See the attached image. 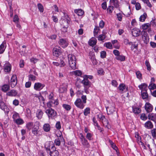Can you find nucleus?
<instances>
[{
  "label": "nucleus",
  "instance_id": "f257e3e1",
  "mask_svg": "<svg viewBox=\"0 0 156 156\" xmlns=\"http://www.w3.org/2000/svg\"><path fill=\"white\" fill-rule=\"evenodd\" d=\"M51 143V142H48L46 144L45 147L46 150L47 151H49V154L50 156H58L59 152L57 150H56V147L54 145L52 144L51 146L50 145L49 147H46L47 144H50Z\"/></svg>",
  "mask_w": 156,
  "mask_h": 156
},
{
  "label": "nucleus",
  "instance_id": "f03ea898",
  "mask_svg": "<svg viewBox=\"0 0 156 156\" xmlns=\"http://www.w3.org/2000/svg\"><path fill=\"white\" fill-rule=\"evenodd\" d=\"M68 58L70 67L73 69H76V59L75 56L73 55L69 54L68 55Z\"/></svg>",
  "mask_w": 156,
  "mask_h": 156
},
{
  "label": "nucleus",
  "instance_id": "7ed1b4c3",
  "mask_svg": "<svg viewBox=\"0 0 156 156\" xmlns=\"http://www.w3.org/2000/svg\"><path fill=\"white\" fill-rule=\"evenodd\" d=\"M80 138L81 140L82 144L84 147L88 148L90 147V144L87 140L85 138L82 133H80Z\"/></svg>",
  "mask_w": 156,
  "mask_h": 156
},
{
  "label": "nucleus",
  "instance_id": "20e7f679",
  "mask_svg": "<svg viewBox=\"0 0 156 156\" xmlns=\"http://www.w3.org/2000/svg\"><path fill=\"white\" fill-rule=\"evenodd\" d=\"M69 20L68 19L62 20V31L64 32H66L67 31V28L69 27Z\"/></svg>",
  "mask_w": 156,
  "mask_h": 156
},
{
  "label": "nucleus",
  "instance_id": "39448f33",
  "mask_svg": "<svg viewBox=\"0 0 156 156\" xmlns=\"http://www.w3.org/2000/svg\"><path fill=\"white\" fill-rule=\"evenodd\" d=\"M45 112L49 118H52L53 117L55 116L57 114L56 112L51 108L47 109Z\"/></svg>",
  "mask_w": 156,
  "mask_h": 156
},
{
  "label": "nucleus",
  "instance_id": "423d86ee",
  "mask_svg": "<svg viewBox=\"0 0 156 156\" xmlns=\"http://www.w3.org/2000/svg\"><path fill=\"white\" fill-rule=\"evenodd\" d=\"M106 110L108 115L112 114L115 110L114 105L113 104L109 105V106L106 108Z\"/></svg>",
  "mask_w": 156,
  "mask_h": 156
},
{
  "label": "nucleus",
  "instance_id": "0eeeda50",
  "mask_svg": "<svg viewBox=\"0 0 156 156\" xmlns=\"http://www.w3.org/2000/svg\"><path fill=\"white\" fill-rule=\"evenodd\" d=\"M74 104L77 107L81 109H83L85 106V104L80 98H77Z\"/></svg>",
  "mask_w": 156,
  "mask_h": 156
},
{
  "label": "nucleus",
  "instance_id": "6e6552de",
  "mask_svg": "<svg viewBox=\"0 0 156 156\" xmlns=\"http://www.w3.org/2000/svg\"><path fill=\"white\" fill-rule=\"evenodd\" d=\"M81 83L83 84L85 88L87 89L90 87L91 83L89 81L87 78L84 77Z\"/></svg>",
  "mask_w": 156,
  "mask_h": 156
},
{
  "label": "nucleus",
  "instance_id": "1a4fd4ad",
  "mask_svg": "<svg viewBox=\"0 0 156 156\" xmlns=\"http://www.w3.org/2000/svg\"><path fill=\"white\" fill-rule=\"evenodd\" d=\"M61 48L58 46L55 47L53 50V55L56 57H58L62 53Z\"/></svg>",
  "mask_w": 156,
  "mask_h": 156
},
{
  "label": "nucleus",
  "instance_id": "9d476101",
  "mask_svg": "<svg viewBox=\"0 0 156 156\" xmlns=\"http://www.w3.org/2000/svg\"><path fill=\"white\" fill-rule=\"evenodd\" d=\"M0 108L7 114H8L9 112V108L3 102H0Z\"/></svg>",
  "mask_w": 156,
  "mask_h": 156
},
{
  "label": "nucleus",
  "instance_id": "9b49d317",
  "mask_svg": "<svg viewBox=\"0 0 156 156\" xmlns=\"http://www.w3.org/2000/svg\"><path fill=\"white\" fill-rule=\"evenodd\" d=\"M16 76V75L12 76L11 79V86L12 87H14L17 83Z\"/></svg>",
  "mask_w": 156,
  "mask_h": 156
},
{
  "label": "nucleus",
  "instance_id": "f8f14e48",
  "mask_svg": "<svg viewBox=\"0 0 156 156\" xmlns=\"http://www.w3.org/2000/svg\"><path fill=\"white\" fill-rule=\"evenodd\" d=\"M45 85L41 83L37 82L34 84V88L36 90H41L44 87Z\"/></svg>",
  "mask_w": 156,
  "mask_h": 156
},
{
  "label": "nucleus",
  "instance_id": "ddd939ff",
  "mask_svg": "<svg viewBox=\"0 0 156 156\" xmlns=\"http://www.w3.org/2000/svg\"><path fill=\"white\" fill-rule=\"evenodd\" d=\"M144 108L147 112H151L153 109L152 105L149 102H146L145 103Z\"/></svg>",
  "mask_w": 156,
  "mask_h": 156
},
{
  "label": "nucleus",
  "instance_id": "4468645a",
  "mask_svg": "<svg viewBox=\"0 0 156 156\" xmlns=\"http://www.w3.org/2000/svg\"><path fill=\"white\" fill-rule=\"evenodd\" d=\"M58 43L59 45L63 48L67 47L68 45V43L66 40L63 38L60 39Z\"/></svg>",
  "mask_w": 156,
  "mask_h": 156
},
{
  "label": "nucleus",
  "instance_id": "2eb2a0df",
  "mask_svg": "<svg viewBox=\"0 0 156 156\" xmlns=\"http://www.w3.org/2000/svg\"><path fill=\"white\" fill-rule=\"evenodd\" d=\"M4 70L5 72L9 73L11 70V65L8 62H6L4 65Z\"/></svg>",
  "mask_w": 156,
  "mask_h": 156
},
{
  "label": "nucleus",
  "instance_id": "dca6fc26",
  "mask_svg": "<svg viewBox=\"0 0 156 156\" xmlns=\"http://www.w3.org/2000/svg\"><path fill=\"white\" fill-rule=\"evenodd\" d=\"M141 90V92L147 91V85L145 83H142L138 86Z\"/></svg>",
  "mask_w": 156,
  "mask_h": 156
},
{
  "label": "nucleus",
  "instance_id": "f3484780",
  "mask_svg": "<svg viewBox=\"0 0 156 156\" xmlns=\"http://www.w3.org/2000/svg\"><path fill=\"white\" fill-rule=\"evenodd\" d=\"M140 32L139 29L134 28L133 29L132 33L133 36L137 37L139 35Z\"/></svg>",
  "mask_w": 156,
  "mask_h": 156
},
{
  "label": "nucleus",
  "instance_id": "a211bd4d",
  "mask_svg": "<svg viewBox=\"0 0 156 156\" xmlns=\"http://www.w3.org/2000/svg\"><path fill=\"white\" fill-rule=\"evenodd\" d=\"M142 38L145 44H147L149 42V39L147 33H144V34L142 35Z\"/></svg>",
  "mask_w": 156,
  "mask_h": 156
},
{
  "label": "nucleus",
  "instance_id": "6ab92c4d",
  "mask_svg": "<svg viewBox=\"0 0 156 156\" xmlns=\"http://www.w3.org/2000/svg\"><path fill=\"white\" fill-rule=\"evenodd\" d=\"M97 42L96 39L94 37H92L88 41V44L90 46H93L96 44Z\"/></svg>",
  "mask_w": 156,
  "mask_h": 156
},
{
  "label": "nucleus",
  "instance_id": "aec40b11",
  "mask_svg": "<svg viewBox=\"0 0 156 156\" xmlns=\"http://www.w3.org/2000/svg\"><path fill=\"white\" fill-rule=\"evenodd\" d=\"M142 105H140V108L135 107H132L133 112L135 114H139L141 112V109L140 108L141 107Z\"/></svg>",
  "mask_w": 156,
  "mask_h": 156
},
{
  "label": "nucleus",
  "instance_id": "412c9836",
  "mask_svg": "<svg viewBox=\"0 0 156 156\" xmlns=\"http://www.w3.org/2000/svg\"><path fill=\"white\" fill-rule=\"evenodd\" d=\"M43 112L41 110L38 109L36 113V116L38 119H41L42 117Z\"/></svg>",
  "mask_w": 156,
  "mask_h": 156
},
{
  "label": "nucleus",
  "instance_id": "4be33fe9",
  "mask_svg": "<svg viewBox=\"0 0 156 156\" xmlns=\"http://www.w3.org/2000/svg\"><path fill=\"white\" fill-rule=\"evenodd\" d=\"M144 127L147 129H151L153 128V126L151 122L148 121L145 123Z\"/></svg>",
  "mask_w": 156,
  "mask_h": 156
},
{
  "label": "nucleus",
  "instance_id": "5701e85b",
  "mask_svg": "<svg viewBox=\"0 0 156 156\" xmlns=\"http://www.w3.org/2000/svg\"><path fill=\"white\" fill-rule=\"evenodd\" d=\"M110 5H114L115 8H117L119 6L118 0H110Z\"/></svg>",
  "mask_w": 156,
  "mask_h": 156
},
{
  "label": "nucleus",
  "instance_id": "b1692460",
  "mask_svg": "<svg viewBox=\"0 0 156 156\" xmlns=\"http://www.w3.org/2000/svg\"><path fill=\"white\" fill-rule=\"evenodd\" d=\"M148 117L149 120L155 121H156V114L152 113L149 114L148 115Z\"/></svg>",
  "mask_w": 156,
  "mask_h": 156
},
{
  "label": "nucleus",
  "instance_id": "393cba45",
  "mask_svg": "<svg viewBox=\"0 0 156 156\" xmlns=\"http://www.w3.org/2000/svg\"><path fill=\"white\" fill-rule=\"evenodd\" d=\"M8 96H16L17 94V92L14 90H11L8 92L7 94Z\"/></svg>",
  "mask_w": 156,
  "mask_h": 156
},
{
  "label": "nucleus",
  "instance_id": "a878e982",
  "mask_svg": "<svg viewBox=\"0 0 156 156\" xmlns=\"http://www.w3.org/2000/svg\"><path fill=\"white\" fill-rule=\"evenodd\" d=\"M43 129L46 132H48L50 130V126L48 123H45L43 126Z\"/></svg>",
  "mask_w": 156,
  "mask_h": 156
},
{
  "label": "nucleus",
  "instance_id": "bb28decb",
  "mask_svg": "<svg viewBox=\"0 0 156 156\" xmlns=\"http://www.w3.org/2000/svg\"><path fill=\"white\" fill-rule=\"evenodd\" d=\"M39 122L38 121H36L34 123L32 130L39 131Z\"/></svg>",
  "mask_w": 156,
  "mask_h": 156
},
{
  "label": "nucleus",
  "instance_id": "cd10ccee",
  "mask_svg": "<svg viewBox=\"0 0 156 156\" xmlns=\"http://www.w3.org/2000/svg\"><path fill=\"white\" fill-rule=\"evenodd\" d=\"M74 11L78 16H82L84 14L83 11L81 9H75Z\"/></svg>",
  "mask_w": 156,
  "mask_h": 156
},
{
  "label": "nucleus",
  "instance_id": "c85d7f7f",
  "mask_svg": "<svg viewBox=\"0 0 156 156\" xmlns=\"http://www.w3.org/2000/svg\"><path fill=\"white\" fill-rule=\"evenodd\" d=\"M34 124L32 122H29L26 124V127L28 129L30 130L33 127Z\"/></svg>",
  "mask_w": 156,
  "mask_h": 156
},
{
  "label": "nucleus",
  "instance_id": "c756f323",
  "mask_svg": "<svg viewBox=\"0 0 156 156\" xmlns=\"http://www.w3.org/2000/svg\"><path fill=\"white\" fill-rule=\"evenodd\" d=\"M14 122L17 124L19 125H22L24 123V121L23 119L20 118L15 120Z\"/></svg>",
  "mask_w": 156,
  "mask_h": 156
},
{
  "label": "nucleus",
  "instance_id": "7c9ffc66",
  "mask_svg": "<svg viewBox=\"0 0 156 156\" xmlns=\"http://www.w3.org/2000/svg\"><path fill=\"white\" fill-rule=\"evenodd\" d=\"M10 88L9 86L7 84H4L2 87V90L4 92L7 91Z\"/></svg>",
  "mask_w": 156,
  "mask_h": 156
},
{
  "label": "nucleus",
  "instance_id": "2f4dec72",
  "mask_svg": "<svg viewBox=\"0 0 156 156\" xmlns=\"http://www.w3.org/2000/svg\"><path fill=\"white\" fill-rule=\"evenodd\" d=\"M115 58L117 60L120 61H124L125 60V57L124 55H119L117 56H116Z\"/></svg>",
  "mask_w": 156,
  "mask_h": 156
},
{
  "label": "nucleus",
  "instance_id": "473e14b6",
  "mask_svg": "<svg viewBox=\"0 0 156 156\" xmlns=\"http://www.w3.org/2000/svg\"><path fill=\"white\" fill-rule=\"evenodd\" d=\"M141 95L142 98L144 99L147 98L148 96L147 91L141 92Z\"/></svg>",
  "mask_w": 156,
  "mask_h": 156
},
{
  "label": "nucleus",
  "instance_id": "72a5a7b5",
  "mask_svg": "<svg viewBox=\"0 0 156 156\" xmlns=\"http://www.w3.org/2000/svg\"><path fill=\"white\" fill-rule=\"evenodd\" d=\"M62 106L64 109L67 111L70 110L71 109V107L68 104H63Z\"/></svg>",
  "mask_w": 156,
  "mask_h": 156
},
{
  "label": "nucleus",
  "instance_id": "f704fd0d",
  "mask_svg": "<svg viewBox=\"0 0 156 156\" xmlns=\"http://www.w3.org/2000/svg\"><path fill=\"white\" fill-rule=\"evenodd\" d=\"M100 29L98 26H95L94 31V37H96L97 36Z\"/></svg>",
  "mask_w": 156,
  "mask_h": 156
},
{
  "label": "nucleus",
  "instance_id": "c9c22d12",
  "mask_svg": "<svg viewBox=\"0 0 156 156\" xmlns=\"http://www.w3.org/2000/svg\"><path fill=\"white\" fill-rule=\"evenodd\" d=\"M148 88L151 90L156 89V85L154 83H151L149 84Z\"/></svg>",
  "mask_w": 156,
  "mask_h": 156
},
{
  "label": "nucleus",
  "instance_id": "e433bc0d",
  "mask_svg": "<svg viewBox=\"0 0 156 156\" xmlns=\"http://www.w3.org/2000/svg\"><path fill=\"white\" fill-rule=\"evenodd\" d=\"M147 17V15L146 13H144L143 15L141 16L140 18V20L141 22H144L145 21Z\"/></svg>",
  "mask_w": 156,
  "mask_h": 156
},
{
  "label": "nucleus",
  "instance_id": "4c0bfd02",
  "mask_svg": "<svg viewBox=\"0 0 156 156\" xmlns=\"http://www.w3.org/2000/svg\"><path fill=\"white\" fill-rule=\"evenodd\" d=\"M152 136L154 139H156V129H154L151 131Z\"/></svg>",
  "mask_w": 156,
  "mask_h": 156
},
{
  "label": "nucleus",
  "instance_id": "58836bf2",
  "mask_svg": "<svg viewBox=\"0 0 156 156\" xmlns=\"http://www.w3.org/2000/svg\"><path fill=\"white\" fill-rule=\"evenodd\" d=\"M97 117L99 119V121L101 122L103 121L104 119H106L105 116L101 114H99L97 115Z\"/></svg>",
  "mask_w": 156,
  "mask_h": 156
},
{
  "label": "nucleus",
  "instance_id": "ea45409f",
  "mask_svg": "<svg viewBox=\"0 0 156 156\" xmlns=\"http://www.w3.org/2000/svg\"><path fill=\"white\" fill-rule=\"evenodd\" d=\"M118 88L120 91L122 92L126 88V86L123 84H122L119 85L118 87Z\"/></svg>",
  "mask_w": 156,
  "mask_h": 156
},
{
  "label": "nucleus",
  "instance_id": "a19ab883",
  "mask_svg": "<svg viewBox=\"0 0 156 156\" xmlns=\"http://www.w3.org/2000/svg\"><path fill=\"white\" fill-rule=\"evenodd\" d=\"M19 118H20L19 114L16 112L14 113L12 116V118L13 119L14 122Z\"/></svg>",
  "mask_w": 156,
  "mask_h": 156
},
{
  "label": "nucleus",
  "instance_id": "79ce46f5",
  "mask_svg": "<svg viewBox=\"0 0 156 156\" xmlns=\"http://www.w3.org/2000/svg\"><path fill=\"white\" fill-rule=\"evenodd\" d=\"M131 13V11L130 9H128L125 10L123 14L126 17L129 16Z\"/></svg>",
  "mask_w": 156,
  "mask_h": 156
},
{
  "label": "nucleus",
  "instance_id": "37998d69",
  "mask_svg": "<svg viewBox=\"0 0 156 156\" xmlns=\"http://www.w3.org/2000/svg\"><path fill=\"white\" fill-rule=\"evenodd\" d=\"M104 46L110 49L112 48V45L111 43L110 42H109L105 43L104 44Z\"/></svg>",
  "mask_w": 156,
  "mask_h": 156
},
{
  "label": "nucleus",
  "instance_id": "c03bdc74",
  "mask_svg": "<svg viewBox=\"0 0 156 156\" xmlns=\"http://www.w3.org/2000/svg\"><path fill=\"white\" fill-rule=\"evenodd\" d=\"M150 26L151 24L149 23H145L142 25V28L144 30H146Z\"/></svg>",
  "mask_w": 156,
  "mask_h": 156
},
{
  "label": "nucleus",
  "instance_id": "a18cd8bd",
  "mask_svg": "<svg viewBox=\"0 0 156 156\" xmlns=\"http://www.w3.org/2000/svg\"><path fill=\"white\" fill-rule=\"evenodd\" d=\"M90 108L89 107L87 108L84 109V114L85 116H87L90 113Z\"/></svg>",
  "mask_w": 156,
  "mask_h": 156
},
{
  "label": "nucleus",
  "instance_id": "49530a36",
  "mask_svg": "<svg viewBox=\"0 0 156 156\" xmlns=\"http://www.w3.org/2000/svg\"><path fill=\"white\" fill-rule=\"evenodd\" d=\"M37 7L39 10L41 12H42L44 11V8L43 5L41 3H38L37 4Z\"/></svg>",
  "mask_w": 156,
  "mask_h": 156
},
{
  "label": "nucleus",
  "instance_id": "de8ad7c7",
  "mask_svg": "<svg viewBox=\"0 0 156 156\" xmlns=\"http://www.w3.org/2000/svg\"><path fill=\"white\" fill-rule=\"evenodd\" d=\"M5 47L4 46V44L2 43L0 45V54L2 53L5 51Z\"/></svg>",
  "mask_w": 156,
  "mask_h": 156
},
{
  "label": "nucleus",
  "instance_id": "09e8293b",
  "mask_svg": "<svg viewBox=\"0 0 156 156\" xmlns=\"http://www.w3.org/2000/svg\"><path fill=\"white\" fill-rule=\"evenodd\" d=\"M114 7L112 5H110L108 6V7L107 9V10L108 12L109 13H111L113 10Z\"/></svg>",
  "mask_w": 156,
  "mask_h": 156
},
{
  "label": "nucleus",
  "instance_id": "8fccbe9b",
  "mask_svg": "<svg viewBox=\"0 0 156 156\" xmlns=\"http://www.w3.org/2000/svg\"><path fill=\"white\" fill-rule=\"evenodd\" d=\"M106 37L105 34L100 35L98 37V39L99 41H103L104 40Z\"/></svg>",
  "mask_w": 156,
  "mask_h": 156
},
{
  "label": "nucleus",
  "instance_id": "3c124183",
  "mask_svg": "<svg viewBox=\"0 0 156 156\" xmlns=\"http://www.w3.org/2000/svg\"><path fill=\"white\" fill-rule=\"evenodd\" d=\"M116 16L118 20L120 21H121L122 20V14L120 13H117L116 14Z\"/></svg>",
  "mask_w": 156,
  "mask_h": 156
},
{
  "label": "nucleus",
  "instance_id": "603ef678",
  "mask_svg": "<svg viewBox=\"0 0 156 156\" xmlns=\"http://www.w3.org/2000/svg\"><path fill=\"white\" fill-rule=\"evenodd\" d=\"M140 118L141 120L145 121L147 119V117L145 114L142 113L141 115Z\"/></svg>",
  "mask_w": 156,
  "mask_h": 156
},
{
  "label": "nucleus",
  "instance_id": "864d4df0",
  "mask_svg": "<svg viewBox=\"0 0 156 156\" xmlns=\"http://www.w3.org/2000/svg\"><path fill=\"white\" fill-rule=\"evenodd\" d=\"M136 75L137 77L139 79H142V74L140 73V72L138 71L136 72Z\"/></svg>",
  "mask_w": 156,
  "mask_h": 156
},
{
  "label": "nucleus",
  "instance_id": "5fc2aeb1",
  "mask_svg": "<svg viewBox=\"0 0 156 156\" xmlns=\"http://www.w3.org/2000/svg\"><path fill=\"white\" fill-rule=\"evenodd\" d=\"M104 2L101 4V7L104 9H106L107 8L106 2L107 1H103Z\"/></svg>",
  "mask_w": 156,
  "mask_h": 156
},
{
  "label": "nucleus",
  "instance_id": "6e6d98bb",
  "mask_svg": "<svg viewBox=\"0 0 156 156\" xmlns=\"http://www.w3.org/2000/svg\"><path fill=\"white\" fill-rule=\"evenodd\" d=\"M55 143L57 146H59L60 145L61 141L59 138H58L55 140Z\"/></svg>",
  "mask_w": 156,
  "mask_h": 156
},
{
  "label": "nucleus",
  "instance_id": "4d7b16f0",
  "mask_svg": "<svg viewBox=\"0 0 156 156\" xmlns=\"http://www.w3.org/2000/svg\"><path fill=\"white\" fill-rule=\"evenodd\" d=\"M73 73H74V74L76 76H79L82 75L81 72L79 70H76L75 71H73Z\"/></svg>",
  "mask_w": 156,
  "mask_h": 156
},
{
  "label": "nucleus",
  "instance_id": "13d9d810",
  "mask_svg": "<svg viewBox=\"0 0 156 156\" xmlns=\"http://www.w3.org/2000/svg\"><path fill=\"white\" fill-rule=\"evenodd\" d=\"M29 80L34 81L36 80V77L35 76L32 75L30 74L29 75Z\"/></svg>",
  "mask_w": 156,
  "mask_h": 156
},
{
  "label": "nucleus",
  "instance_id": "bf43d9fd",
  "mask_svg": "<svg viewBox=\"0 0 156 156\" xmlns=\"http://www.w3.org/2000/svg\"><path fill=\"white\" fill-rule=\"evenodd\" d=\"M93 136V134L90 133H88L86 135V137L89 140H91V138Z\"/></svg>",
  "mask_w": 156,
  "mask_h": 156
},
{
  "label": "nucleus",
  "instance_id": "052dcab7",
  "mask_svg": "<svg viewBox=\"0 0 156 156\" xmlns=\"http://www.w3.org/2000/svg\"><path fill=\"white\" fill-rule=\"evenodd\" d=\"M13 21L15 23L19 22V18L17 15H16L14 16Z\"/></svg>",
  "mask_w": 156,
  "mask_h": 156
},
{
  "label": "nucleus",
  "instance_id": "680f3d73",
  "mask_svg": "<svg viewBox=\"0 0 156 156\" xmlns=\"http://www.w3.org/2000/svg\"><path fill=\"white\" fill-rule=\"evenodd\" d=\"M104 126L107 127L108 124V120L105 119L102 122Z\"/></svg>",
  "mask_w": 156,
  "mask_h": 156
},
{
  "label": "nucleus",
  "instance_id": "e2e57ef3",
  "mask_svg": "<svg viewBox=\"0 0 156 156\" xmlns=\"http://www.w3.org/2000/svg\"><path fill=\"white\" fill-rule=\"evenodd\" d=\"M137 143H138L142 147V148H143L144 149H146V147L144 145V143L141 141V140H140L139 141H137Z\"/></svg>",
  "mask_w": 156,
  "mask_h": 156
},
{
  "label": "nucleus",
  "instance_id": "0e129e2a",
  "mask_svg": "<svg viewBox=\"0 0 156 156\" xmlns=\"http://www.w3.org/2000/svg\"><path fill=\"white\" fill-rule=\"evenodd\" d=\"M124 43L125 44H128L130 45L132 44V42H129L128 39H125L124 40Z\"/></svg>",
  "mask_w": 156,
  "mask_h": 156
},
{
  "label": "nucleus",
  "instance_id": "69168bd1",
  "mask_svg": "<svg viewBox=\"0 0 156 156\" xmlns=\"http://www.w3.org/2000/svg\"><path fill=\"white\" fill-rule=\"evenodd\" d=\"M27 115V117H31V112L30 109L29 108H27L26 109Z\"/></svg>",
  "mask_w": 156,
  "mask_h": 156
},
{
  "label": "nucleus",
  "instance_id": "338daca9",
  "mask_svg": "<svg viewBox=\"0 0 156 156\" xmlns=\"http://www.w3.org/2000/svg\"><path fill=\"white\" fill-rule=\"evenodd\" d=\"M81 99L82 100L83 102L85 104L87 102V97L86 95H83L81 97Z\"/></svg>",
  "mask_w": 156,
  "mask_h": 156
},
{
  "label": "nucleus",
  "instance_id": "774afa93",
  "mask_svg": "<svg viewBox=\"0 0 156 156\" xmlns=\"http://www.w3.org/2000/svg\"><path fill=\"white\" fill-rule=\"evenodd\" d=\"M145 64L147 67V69L148 70H151V66L150 65L149 62L146 60L145 62Z\"/></svg>",
  "mask_w": 156,
  "mask_h": 156
}]
</instances>
